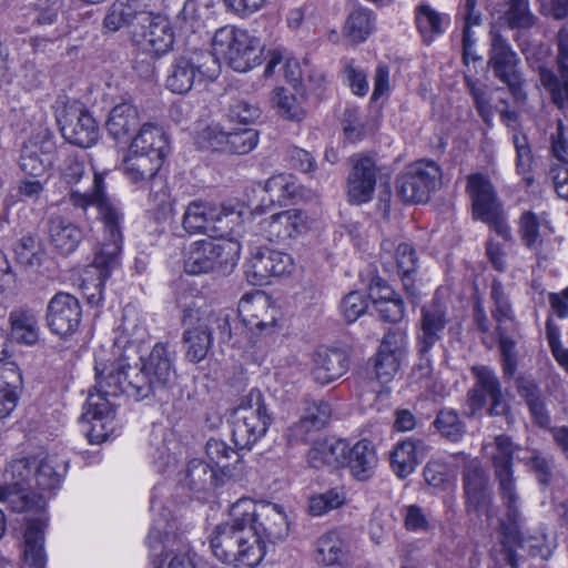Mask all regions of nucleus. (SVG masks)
Masks as SVG:
<instances>
[{
    "mask_svg": "<svg viewBox=\"0 0 568 568\" xmlns=\"http://www.w3.org/2000/svg\"><path fill=\"white\" fill-rule=\"evenodd\" d=\"M230 517L245 521L264 547L266 542L282 541L288 535L286 515L275 504H256L250 498H241L231 506Z\"/></svg>",
    "mask_w": 568,
    "mask_h": 568,
    "instance_id": "7",
    "label": "nucleus"
},
{
    "mask_svg": "<svg viewBox=\"0 0 568 568\" xmlns=\"http://www.w3.org/2000/svg\"><path fill=\"white\" fill-rule=\"evenodd\" d=\"M183 333V342L186 347L185 357L192 363L203 361L212 347V338L209 332H202L197 326H186Z\"/></svg>",
    "mask_w": 568,
    "mask_h": 568,
    "instance_id": "50",
    "label": "nucleus"
},
{
    "mask_svg": "<svg viewBox=\"0 0 568 568\" xmlns=\"http://www.w3.org/2000/svg\"><path fill=\"white\" fill-rule=\"evenodd\" d=\"M174 541L175 536L171 535L166 526L161 527L158 524L151 528L146 537L150 555L154 558L162 557L163 555L169 557L170 554H173L174 549L172 547Z\"/></svg>",
    "mask_w": 568,
    "mask_h": 568,
    "instance_id": "62",
    "label": "nucleus"
},
{
    "mask_svg": "<svg viewBox=\"0 0 568 568\" xmlns=\"http://www.w3.org/2000/svg\"><path fill=\"white\" fill-rule=\"evenodd\" d=\"M515 41L521 54L525 57L530 70L538 73L539 82L542 89L549 95L551 103L558 109L557 83L555 70L549 67L551 58V48L545 42H534L528 38L516 37Z\"/></svg>",
    "mask_w": 568,
    "mask_h": 568,
    "instance_id": "20",
    "label": "nucleus"
},
{
    "mask_svg": "<svg viewBox=\"0 0 568 568\" xmlns=\"http://www.w3.org/2000/svg\"><path fill=\"white\" fill-rule=\"evenodd\" d=\"M466 190L471 200L474 217L488 224L505 241H510L511 231L490 180L481 173L470 174Z\"/></svg>",
    "mask_w": 568,
    "mask_h": 568,
    "instance_id": "11",
    "label": "nucleus"
},
{
    "mask_svg": "<svg viewBox=\"0 0 568 568\" xmlns=\"http://www.w3.org/2000/svg\"><path fill=\"white\" fill-rule=\"evenodd\" d=\"M556 78L558 109L564 111L568 108V28L562 26L556 37Z\"/></svg>",
    "mask_w": 568,
    "mask_h": 568,
    "instance_id": "36",
    "label": "nucleus"
},
{
    "mask_svg": "<svg viewBox=\"0 0 568 568\" xmlns=\"http://www.w3.org/2000/svg\"><path fill=\"white\" fill-rule=\"evenodd\" d=\"M163 162L160 156L129 150L122 163L123 173L131 183L150 190L149 212L158 223L165 222L173 213L166 181L159 174Z\"/></svg>",
    "mask_w": 568,
    "mask_h": 568,
    "instance_id": "5",
    "label": "nucleus"
},
{
    "mask_svg": "<svg viewBox=\"0 0 568 568\" xmlns=\"http://www.w3.org/2000/svg\"><path fill=\"white\" fill-rule=\"evenodd\" d=\"M175 26L183 33H196L205 28L203 9L196 0H185L175 17Z\"/></svg>",
    "mask_w": 568,
    "mask_h": 568,
    "instance_id": "58",
    "label": "nucleus"
},
{
    "mask_svg": "<svg viewBox=\"0 0 568 568\" xmlns=\"http://www.w3.org/2000/svg\"><path fill=\"white\" fill-rule=\"evenodd\" d=\"M428 446L422 439L406 438L396 444L390 454L393 471L399 478L408 477L423 462Z\"/></svg>",
    "mask_w": 568,
    "mask_h": 568,
    "instance_id": "30",
    "label": "nucleus"
},
{
    "mask_svg": "<svg viewBox=\"0 0 568 568\" xmlns=\"http://www.w3.org/2000/svg\"><path fill=\"white\" fill-rule=\"evenodd\" d=\"M140 121L136 106L129 102H122L111 109L105 126L114 140L126 142L140 126Z\"/></svg>",
    "mask_w": 568,
    "mask_h": 568,
    "instance_id": "33",
    "label": "nucleus"
},
{
    "mask_svg": "<svg viewBox=\"0 0 568 568\" xmlns=\"http://www.w3.org/2000/svg\"><path fill=\"white\" fill-rule=\"evenodd\" d=\"M260 226L268 241L281 242L295 237L306 230V215L296 209L286 210L264 219Z\"/></svg>",
    "mask_w": 568,
    "mask_h": 568,
    "instance_id": "27",
    "label": "nucleus"
},
{
    "mask_svg": "<svg viewBox=\"0 0 568 568\" xmlns=\"http://www.w3.org/2000/svg\"><path fill=\"white\" fill-rule=\"evenodd\" d=\"M300 94L292 93L285 88H276L272 98L273 103L277 109V113L290 121H301L305 116L303 101Z\"/></svg>",
    "mask_w": 568,
    "mask_h": 568,
    "instance_id": "51",
    "label": "nucleus"
},
{
    "mask_svg": "<svg viewBox=\"0 0 568 568\" xmlns=\"http://www.w3.org/2000/svg\"><path fill=\"white\" fill-rule=\"evenodd\" d=\"M271 405L270 397H266L258 388H252L239 399L235 408L272 424L274 416Z\"/></svg>",
    "mask_w": 568,
    "mask_h": 568,
    "instance_id": "55",
    "label": "nucleus"
},
{
    "mask_svg": "<svg viewBox=\"0 0 568 568\" xmlns=\"http://www.w3.org/2000/svg\"><path fill=\"white\" fill-rule=\"evenodd\" d=\"M487 67L494 77L508 88L516 100L526 98L520 58L508 39L497 29L489 31Z\"/></svg>",
    "mask_w": 568,
    "mask_h": 568,
    "instance_id": "12",
    "label": "nucleus"
},
{
    "mask_svg": "<svg viewBox=\"0 0 568 568\" xmlns=\"http://www.w3.org/2000/svg\"><path fill=\"white\" fill-rule=\"evenodd\" d=\"M37 459L19 458L9 463L6 468L4 476L13 489H23L30 495L38 494L32 491V477L34 474Z\"/></svg>",
    "mask_w": 568,
    "mask_h": 568,
    "instance_id": "48",
    "label": "nucleus"
},
{
    "mask_svg": "<svg viewBox=\"0 0 568 568\" xmlns=\"http://www.w3.org/2000/svg\"><path fill=\"white\" fill-rule=\"evenodd\" d=\"M70 200L77 207L87 209L94 205L104 227V241L97 253V263L112 265L118 253L122 251V221L123 213L103 192V178L99 173L93 175V190L91 192L72 191Z\"/></svg>",
    "mask_w": 568,
    "mask_h": 568,
    "instance_id": "6",
    "label": "nucleus"
},
{
    "mask_svg": "<svg viewBox=\"0 0 568 568\" xmlns=\"http://www.w3.org/2000/svg\"><path fill=\"white\" fill-rule=\"evenodd\" d=\"M62 475L55 469L53 460L50 458L37 462L32 477V491L52 493L61 485ZM43 497H45L42 494ZM47 500V498H44Z\"/></svg>",
    "mask_w": 568,
    "mask_h": 568,
    "instance_id": "54",
    "label": "nucleus"
},
{
    "mask_svg": "<svg viewBox=\"0 0 568 568\" xmlns=\"http://www.w3.org/2000/svg\"><path fill=\"white\" fill-rule=\"evenodd\" d=\"M347 443L343 439L323 438L315 440L307 452V463L315 469L345 466Z\"/></svg>",
    "mask_w": 568,
    "mask_h": 568,
    "instance_id": "31",
    "label": "nucleus"
},
{
    "mask_svg": "<svg viewBox=\"0 0 568 568\" xmlns=\"http://www.w3.org/2000/svg\"><path fill=\"white\" fill-rule=\"evenodd\" d=\"M232 439L239 449H251L265 436L271 423L240 409H232Z\"/></svg>",
    "mask_w": 568,
    "mask_h": 568,
    "instance_id": "29",
    "label": "nucleus"
},
{
    "mask_svg": "<svg viewBox=\"0 0 568 568\" xmlns=\"http://www.w3.org/2000/svg\"><path fill=\"white\" fill-rule=\"evenodd\" d=\"M442 181V169L433 160H418L396 176V195L405 203H426Z\"/></svg>",
    "mask_w": 568,
    "mask_h": 568,
    "instance_id": "13",
    "label": "nucleus"
},
{
    "mask_svg": "<svg viewBox=\"0 0 568 568\" xmlns=\"http://www.w3.org/2000/svg\"><path fill=\"white\" fill-rule=\"evenodd\" d=\"M17 262L26 268H37L42 265L45 251L41 239L27 234L20 237L14 246Z\"/></svg>",
    "mask_w": 568,
    "mask_h": 568,
    "instance_id": "46",
    "label": "nucleus"
},
{
    "mask_svg": "<svg viewBox=\"0 0 568 568\" xmlns=\"http://www.w3.org/2000/svg\"><path fill=\"white\" fill-rule=\"evenodd\" d=\"M503 19L510 29H530L537 18L529 7V0H509Z\"/></svg>",
    "mask_w": 568,
    "mask_h": 568,
    "instance_id": "57",
    "label": "nucleus"
},
{
    "mask_svg": "<svg viewBox=\"0 0 568 568\" xmlns=\"http://www.w3.org/2000/svg\"><path fill=\"white\" fill-rule=\"evenodd\" d=\"M119 257L120 253L116 254L115 262L112 265H100L97 263V255L94 256L92 266L97 271V278L92 282L84 278L81 286L83 294L87 296L90 304L98 305L102 301L104 282L110 276L111 271L118 266Z\"/></svg>",
    "mask_w": 568,
    "mask_h": 568,
    "instance_id": "60",
    "label": "nucleus"
},
{
    "mask_svg": "<svg viewBox=\"0 0 568 568\" xmlns=\"http://www.w3.org/2000/svg\"><path fill=\"white\" fill-rule=\"evenodd\" d=\"M0 501L7 504L14 513H32L37 518H28L23 532L22 557L27 565L33 568H44L47 555L44 551V527L47 524L45 499L40 494H28L23 489H13L10 484L0 483Z\"/></svg>",
    "mask_w": 568,
    "mask_h": 568,
    "instance_id": "2",
    "label": "nucleus"
},
{
    "mask_svg": "<svg viewBox=\"0 0 568 568\" xmlns=\"http://www.w3.org/2000/svg\"><path fill=\"white\" fill-rule=\"evenodd\" d=\"M217 207L203 201H192L185 209L182 217V226L190 234H207L222 231L216 225Z\"/></svg>",
    "mask_w": 568,
    "mask_h": 568,
    "instance_id": "32",
    "label": "nucleus"
},
{
    "mask_svg": "<svg viewBox=\"0 0 568 568\" xmlns=\"http://www.w3.org/2000/svg\"><path fill=\"white\" fill-rule=\"evenodd\" d=\"M94 371L105 394H125L139 402L163 392L141 365H126L123 359H116L103 348L95 353Z\"/></svg>",
    "mask_w": 568,
    "mask_h": 568,
    "instance_id": "3",
    "label": "nucleus"
},
{
    "mask_svg": "<svg viewBox=\"0 0 568 568\" xmlns=\"http://www.w3.org/2000/svg\"><path fill=\"white\" fill-rule=\"evenodd\" d=\"M211 52L216 59L221 55L235 71L246 72L260 63L262 43L246 30L225 26L217 29L212 38Z\"/></svg>",
    "mask_w": 568,
    "mask_h": 568,
    "instance_id": "9",
    "label": "nucleus"
},
{
    "mask_svg": "<svg viewBox=\"0 0 568 568\" xmlns=\"http://www.w3.org/2000/svg\"><path fill=\"white\" fill-rule=\"evenodd\" d=\"M219 73V60L210 51H187L172 60L165 87L173 93L184 94L196 83L215 80Z\"/></svg>",
    "mask_w": 568,
    "mask_h": 568,
    "instance_id": "8",
    "label": "nucleus"
},
{
    "mask_svg": "<svg viewBox=\"0 0 568 568\" xmlns=\"http://www.w3.org/2000/svg\"><path fill=\"white\" fill-rule=\"evenodd\" d=\"M57 153L53 133L47 128H39L22 144L20 168L28 175L41 176L51 169Z\"/></svg>",
    "mask_w": 568,
    "mask_h": 568,
    "instance_id": "17",
    "label": "nucleus"
},
{
    "mask_svg": "<svg viewBox=\"0 0 568 568\" xmlns=\"http://www.w3.org/2000/svg\"><path fill=\"white\" fill-rule=\"evenodd\" d=\"M49 237L54 248L62 255L75 251L82 240V231L68 220L55 216L49 222Z\"/></svg>",
    "mask_w": 568,
    "mask_h": 568,
    "instance_id": "39",
    "label": "nucleus"
},
{
    "mask_svg": "<svg viewBox=\"0 0 568 568\" xmlns=\"http://www.w3.org/2000/svg\"><path fill=\"white\" fill-rule=\"evenodd\" d=\"M62 136L80 148H90L99 140V126L94 118L83 108L68 106L58 116Z\"/></svg>",
    "mask_w": 568,
    "mask_h": 568,
    "instance_id": "21",
    "label": "nucleus"
},
{
    "mask_svg": "<svg viewBox=\"0 0 568 568\" xmlns=\"http://www.w3.org/2000/svg\"><path fill=\"white\" fill-rule=\"evenodd\" d=\"M144 6L134 24L133 40L142 50L159 58L168 53L174 43V33L169 20L161 14H153Z\"/></svg>",
    "mask_w": 568,
    "mask_h": 568,
    "instance_id": "15",
    "label": "nucleus"
},
{
    "mask_svg": "<svg viewBox=\"0 0 568 568\" xmlns=\"http://www.w3.org/2000/svg\"><path fill=\"white\" fill-rule=\"evenodd\" d=\"M82 308L79 300L59 292L49 301L45 311V324L50 332L60 337L74 334L81 323Z\"/></svg>",
    "mask_w": 568,
    "mask_h": 568,
    "instance_id": "18",
    "label": "nucleus"
},
{
    "mask_svg": "<svg viewBox=\"0 0 568 568\" xmlns=\"http://www.w3.org/2000/svg\"><path fill=\"white\" fill-rule=\"evenodd\" d=\"M471 373L475 377V383L468 389L466 396L467 415L469 417L476 415L478 410L486 406L488 398L490 405L487 408V414L489 416H504L509 420L510 406L505 399L501 384L495 372L487 366H474Z\"/></svg>",
    "mask_w": 568,
    "mask_h": 568,
    "instance_id": "14",
    "label": "nucleus"
},
{
    "mask_svg": "<svg viewBox=\"0 0 568 568\" xmlns=\"http://www.w3.org/2000/svg\"><path fill=\"white\" fill-rule=\"evenodd\" d=\"M518 460L529 473L535 475L540 485H550L554 470V460L551 456L537 448L526 447L523 455L518 456Z\"/></svg>",
    "mask_w": 568,
    "mask_h": 568,
    "instance_id": "43",
    "label": "nucleus"
},
{
    "mask_svg": "<svg viewBox=\"0 0 568 568\" xmlns=\"http://www.w3.org/2000/svg\"><path fill=\"white\" fill-rule=\"evenodd\" d=\"M258 134L253 129L230 131L226 152L234 154H247L257 144Z\"/></svg>",
    "mask_w": 568,
    "mask_h": 568,
    "instance_id": "63",
    "label": "nucleus"
},
{
    "mask_svg": "<svg viewBox=\"0 0 568 568\" xmlns=\"http://www.w3.org/2000/svg\"><path fill=\"white\" fill-rule=\"evenodd\" d=\"M345 555L344 541L336 531L324 534L315 544V560L324 566L339 565Z\"/></svg>",
    "mask_w": 568,
    "mask_h": 568,
    "instance_id": "45",
    "label": "nucleus"
},
{
    "mask_svg": "<svg viewBox=\"0 0 568 568\" xmlns=\"http://www.w3.org/2000/svg\"><path fill=\"white\" fill-rule=\"evenodd\" d=\"M448 324L447 310L433 300L420 308V317L416 324V349L420 359V368L430 371V349L442 339Z\"/></svg>",
    "mask_w": 568,
    "mask_h": 568,
    "instance_id": "16",
    "label": "nucleus"
},
{
    "mask_svg": "<svg viewBox=\"0 0 568 568\" xmlns=\"http://www.w3.org/2000/svg\"><path fill=\"white\" fill-rule=\"evenodd\" d=\"M129 150L164 160L170 152L169 139L162 128L144 123L132 139Z\"/></svg>",
    "mask_w": 568,
    "mask_h": 568,
    "instance_id": "35",
    "label": "nucleus"
},
{
    "mask_svg": "<svg viewBox=\"0 0 568 568\" xmlns=\"http://www.w3.org/2000/svg\"><path fill=\"white\" fill-rule=\"evenodd\" d=\"M539 220L530 211L523 213L519 221V233L525 245L534 251L539 250L542 240L539 234Z\"/></svg>",
    "mask_w": 568,
    "mask_h": 568,
    "instance_id": "64",
    "label": "nucleus"
},
{
    "mask_svg": "<svg viewBox=\"0 0 568 568\" xmlns=\"http://www.w3.org/2000/svg\"><path fill=\"white\" fill-rule=\"evenodd\" d=\"M395 258L404 291L413 301L417 300L419 296L416 285L418 257L415 248L410 244L402 243L396 248Z\"/></svg>",
    "mask_w": 568,
    "mask_h": 568,
    "instance_id": "38",
    "label": "nucleus"
},
{
    "mask_svg": "<svg viewBox=\"0 0 568 568\" xmlns=\"http://www.w3.org/2000/svg\"><path fill=\"white\" fill-rule=\"evenodd\" d=\"M415 20L426 43H430L435 36L444 32L442 14L428 4H420L416 8Z\"/></svg>",
    "mask_w": 568,
    "mask_h": 568,
    "instance_id": "56",
    "label": "nucleus"
},
{
    "mask_svg": "<svg viewBox=\"0 0 568 568\" xmlns=\"http://www.w3.org/2000/svg\"><path fill=\"white\" fill-rule=\"evenodd\" d=\"M211 252L210 240H202L192 243L184 260L185 272L192 275L214 272Z\"/></svg>",
    "mask_w": 568,
    "mask_h": 568,
    "instance_id": "49",
    "label": "nucleus"
},
{
    "mask_svg": "<svg viewBox=\"0 0 568 568\" xmlns=\"http://www.w3.org/2000/svg\"><path fill=\"white\" fill-rule=\"evenodd\" d=\"M345 457V466L356 480L365 481L374 475L378 458L369 440H359L351 448L347 446Z\"/></svg>",
    "mask_w": 568,
    "mask_h": 568,
    "instance_id": "34",
    "label": "nucleus"
},
{
    "mask_svg": "<svg viewBox=\"0 0 568 568\" xmlns=\"http://www.w3.org/2000/svg\"><path fill=\"white\" fill-rule=\"evenodd\" d=\"M21 376L18 368L9 363L0 367V419L10 415L18 403V387Z\"/></svg>",
    "mask_w": 568,
    "mask_h": 568,
    "instance_id": "42",
    "label": "nucleus"
},
{
    "mask_svg": "<svg viewBox=\"0 0 568 568\" xmlns=\"http://www.w3.org/2000/svg\"><path fill=\"white\" fill-rule=\"evenodd\" d=\"M174 352L166 343H156L148 356L141 357V367L150 375L154 383L165 390L175 374L173 367Z\"/></svg>",
    "mask_w": 568,
    "mask_h": 568,
    "instance_id": "28",
    "label": "nucleus"
},
{
    "mask_svg": "<svg viewBox=\"0 0 568 568\" xmlns=\"http://www.w3.org/2000/svg\"><path fill=\"white\" fill-rule=\"evenodd\" d=\"M205 452L214 468H217L224 476H233V471L241 460L236 450L223 440L211 438L205 445Z\"/></svg>",
    "mask_w": 568,
    "mask_h": 568,
    "instance_id": "44",
    "label": "nucleus"
},
{
    "mask_svg": "<svg viewBox=\"0 0 568 568\" xmlns=\"http://www.w3.org/2000/svg\"><path fill=\"white\" fill-rule=\"evenodd\" d=\"M349 162L352 169L346 183L348 201L356 205L367 203L373 199L376 186V162L373 158L364 154H354Z\"/></svg>",
    "mask_w": 568,
    "mask_h": 568,
    "instance_id": "22",
    "label": "nucleus"
},
{
    "mask_svg": "<svg viewBox=\"0 0 568 568\" xmlns=\"http://www.w3.org/2000/svg\"><path fill=\"white\" fill-rule=\"evenodd\" d=\"M216 469L202 459L189 462L184 484L193 491H205L216 486Z\"/></svg>",
    "mask_w": 568,
    "mask_h": 568,
    "instance_id": "47",
    "label": "nucleus"
},
{
    "mask_svg": "<svg viewBox=\"0 0 568 568\" xmlns=\"http://www.w3.org/2000/svg\"><path fill=\"white\" fill-rule=\"evenodd\" d=\"M176 304L182 311L183 325H195L202 332H209L212 339L216 335L221 343L231 342V312L229 310L214 308L205 302L203 296L191 288L178 293Z\"/></svg>",
    "mask_w": 568,
    "mask_h": 568,
    "instance_id": "10",
    "label": "nucleus"
},
{
    "mask_svg": "<svg viewBox=\"0 0 568 568\" xmlns=\"http://www.w3.org/2000/svg\"><path fill=\"white\" fill-rule=\"evenodd\" d=\"M9 323L11 336L21 344L34 345L40 337L37 313L29 307H20L10 312Z\"/></svg>",
    "mask_w": 568,
    "mask_h": 568,
    "instance_id": "37",
    "label": "nucleus"
},
{
    "mask_svg": "<svg viewBox=\"0 0 568 568\" xmlns=\"http://www.w3.org/2000/svg\"><path fill=\"white\" fill-rule=\"evenodd\" d=\"M467 509L480 510L490 504L489 478L478 458L468 459L462 471Z\"/></svg>",
    "mask_w": 568,
    "mask_h": 568,
    "instance_id": "25",
    "label": "nucleus"
},
{
    "mask_svg": "<svg viewBox=\"0 0 568 568\" xmlns=\"http://www.w3.org/2000/svg\"><path fill=\"white\" fill-rule=\"evenodd\" d=\"M144 6L139 0H116L103 19V28L115 32L124 26L136 24L138 16L142 13Z\"/></svg>",
    "mask_w": 568,
    "mask_h": 568,
    "instance_id": "40",
    "label": "nucleus"
},
{
    "mask_svg": "<svg viewBox=\"0 0 568 568\" xmlns=\"http://www.w3.org/2000/svg\"><path fill=\"white\" fill-rule=\"evenodd\" d=\"M214 272L226 275L237 265L241 252V244L233 239L210 240Z\"/></svg>",
    "mask_w": 568,
    "mask_h": 568,
    "instance_id": "41",
    "label": "nucleus"
},
{
    "mask_svg": "<svg viewBox=\"0 0 568 568\" xmlns=\"http://www.w3.org/2000/svg\"><path fill=\"white\" fill-rule=\"evenodd\" d=\"M373 29V16L369 10H353L346 21L344 31L346 37L354 43L363 42L367 39Z\"/></svg>",
    "mask_w": 568,
    "mask_h": 568,
    "instance_id": "59",
    "label": "nucleus"
},
{
    "mask_svg": "<svg viewBox=\"0 0 568 568\" xmlns=\"http://www.w3.org/2000/svg\"><path fill=\"white\" fill-rule=\"evenodd\" d=\"M346 501L344 487L336 486L324 493L314 494L308 498L307 511L312 516H323L342 507Z\"/></svg>",
    "mask_w": 568,
    "mask_h": 568,
    "instance_id": "52",
    "label": "nucleus"
},
{
    "mask_svg": "<svg viewBox=\"0 0 568 568\" xmlns=\"http://www.w3.org/2000/svg\"><path fill=\"white\" fill-rule=\"evenodd\" d=\"M464 80L465 87L474 100V105L479 116L487 125L490 126L494 108L490 104V98L488 97L486 87L479 85L478 81L469 75H465Z\"/></svg>",
    "mask_w": 568,
    "mask_h": 568,
    "instance_id": "61",
    "label": "nucleus"
},
{
    "mask_svg": "<svg viewBox=\"0 0 568 568\" xmlns=\"http://www.w3.org/2000/svg\"><path fill=\"white\" fill-rule=\"evenodd\" d=\"M303 406L301 418L287 427L284 433V437L291 446L305 443L308 435L324 428L332 416L331 405L325 400L305 397L303 399Z\"/></svg>",
    "mask_w": 568,
    "mask_h": 568,
    "instance_id": "24",
    "label": "nucleus"
},
{
    "mask_svg": "<svg viewBox=\"0 0 568 568\" xmlns=\"http://www.w3.org/2000/svg\"><path fill=\"white\" fill-rule=\"evenodd\" d=\"M99 376L95 373V393H90L85 410L82 414V419L92 424L88 433L90 443H102L109 438L108 425L114 419V405L111 403L110 397L118 395L105 394L99 385Z\"/></svg>",
    "mask_w": 568,
    "mask_h": 568,
    "instance_id": "23",
    "label": "nucleus"
},
{
    "mask_svg": "<svg viewBox=\"0 0 568 568\" xmlns=\"http://www.w3.org/2000/svg\"><path fill=\"white\" fill-rule=\"evenodd\" d=\"M246 275L255 285L267 283L272 276L291 274L295 267L292 256L266 246L256 247L245 264Z\"/></svg>",
    "mask_w": 568,
    "mask_h": 568,
    "instance_id": "19",
    "label": "nucleus"
},
{
    "mask_svg": "<svg viewBox=\"0 0 568 568\" xmlns=\"http://www.w3.org/2000/svg\"><path fill=\"white\" fill-rule=\"evenodd\" d=\"M433 426L444 438L453 443L459 442L466 433L465 423L453 408L439 409Z\"/></svg>",
    "mask_w": 568,
    "mask_h": 568,
    "instance_id": "53",
    "label": "nucleus"
},
{
    "mask_svg": "<svg viewBox=\"0 0 568 568\" xmlns=\"http://www.w3.org/2000/svg\"><path fill=\"white\" fill-rule=\"evenodd\" d=\"M518 449L519 446L509 436L498 435L495 437L494 450L490 455L498 494L506 508L505 519L500 523L501 532L508 542L515 545H520L523 541L520 529L524 521L514 469V456Z\"/></svg>",
    "mask_w": 568,
    "mask_h": 568,
    "instance_id": "1",
    "label": "nucleus"
},
{
    "mask_svg": "<svg viewBox=\"0 0 568 568\" xmlns=\"http://www.w3.org/2000/svg\"><path fill=\"white\" fill-rule=\"evenodd\" d=\"M311 374L320 385H327L342 377L349 368L347 352L338 347L321 346L313 353Z\"/></svg>",
    "mask_w": 568,
    "mask_h": 568,
    "instance_id": "26",
    "label": "nucleus"
},
{
    "mask_svg": "<svg viewBox=\"0 0 568 568\" xmlns=\"http://www.w3.org/2000/svg\"><path fill=\"white\" fill-rule=\"evenodd\" d=\"M213 555L235 567H256L264 557V546L245 521L231 520L217 525L210 536Z\"/></svg>",
    "mask_w": 568,
    "mask_h": 568,
    "instance_id": "4",
    "label": "nucleus"
}]
</instances>
